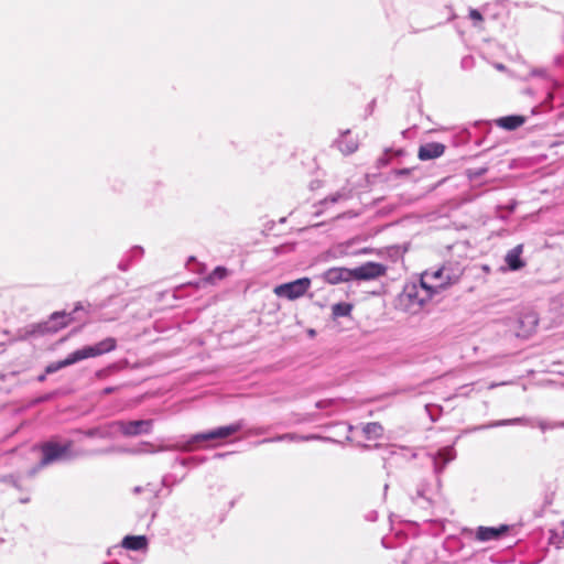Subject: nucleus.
I'll return each mask as SVG.
<instances>
[{
  "label": "nucleus",
  "mask_w": 564,
  "mask_h": 564,
  "mask_svg": "<svg viewBox=\"0 0 564 564\" xmlns=\"http://www.w3.org/2000/svg\"><path fill=\"white\" fill-rule=\"evenodd\" d=\"M434 293L431 290H427L424 284L422 278L420 279V283H408L403 288V291L400 293L398 301L399 305L411 313H415L422 308V306L432 300Z\"/></svg>",
  "instance_id": "f257e3e1"
},
{
  "label": "nucleus",
  "mask_w": 564,
  "mask_h": 564,
  "mask_svg": "<svg viewBox=\"0 0 564 564\" xmlns=\"http://www.w3.org/2000/svg\"><path fill=\"white\" fill-rule=\"evenodd\" d=\"M423 284L431 290L434 295L457 283L460 273L455 272L452 268L443 265L436 270H427L421 275Z\"/></svg>",
  "instance_id": "f03ea898"
},
{
  "label": "nucleus",
  "mask_w": 564,
  "mask_h": 564,
  "mask_svg": "<svg viewBox=\"0 0 564 564\" xmlns=\"http://www.w3.org/2000/svg\"><path fill=\"white\" fill-rule=\"evenodd\" d=\"M311 284L312 282L310 278H301L292 282L276 285L273 289V292L279 297H285L290 301H295L306 294L311 288Z\"/></svg>",
  "instance_id": "7ed1b4c3"
},
{
  "label": "nucleus",
  "mask_w": 564,
  "mask_h": 564,
  "mask_svg": "<svg viewBox=\"0 0 564 564\" xmlns=\"http://www.w3.org/2000/svg\"><path fill=\"white\" fill-rule=\"evenodd\" d=\"M72 448V442H67L64 445H61L56 442H46L41 445V452L43 454L42 459L40 462V466H47L64 456H66Z\"/></svg>",
  "instance_id": "20e7f679"
},
{
  "label": "nucleus",
  "mask_w": 564,
  "mask_h": 564,
  "mask_svg": "<svg viewBox=\"0 0 564 564\" xmlns=\"http://www.w3.org/2000/svg\"><path fill=\"white\" fill-rule=\"evenodd\" d=\"M152 423V420L117 421L113 426L124 436H137L150 433Z\"/></svg>",
  "instance_id": "39448f33"
},
{
  "label": "nucleus",
  "mask_w": 564,
  "mask_h": 564,
  "mask_svg": "<svg viewBox=\"0 0 564 564\" xmlns=\"http://www.w3.org/2000/svg\"><path fill=\"white\" fill-rule=\"evenodd\" d=\"M116 347L117 340L113 337H107L96 345L83 347L82 349L76 350V352L79 357V360H84L110 352L115 350Z\"/></svg>",
  "instance_id": "423d86ee"
},
{
  "label": "nucleus",
  "mask_w": 564,
  "mask_h": 564,
  "mask_svg": "<svg viewBox=\"0 0 564 564\" xmlns=\"http://www.w3.org/2000/svg\"><path fill=\"white\" fill-rule=\"evenodd\" d=\"M387 273V267L378 262H366L360 267L351 269V279L375 280Z\"/></svg>",
  "instance_id": "0eeeda50"
},
{
  "label": "nucleus",
  "mask_w": 564,
  "mask_h": 564,
  "mask_svg": "<svg viewBox=\"0 0 564 564\" xmlns=\"http://www.w3.org/2000/svg\"><path fill=\"white\" fill-rule=\"evenodd\" d=\"M73 322L70 313L55 312L41 325L42 333H57Z\"/></svg>",
  "instance_id": "6e6552de"
},
{
  "label": "nucleus",
  "mask_w": 564,
  "mask_h": 564,
  "mask_svg": "<svg viewBox=\"0 0 564 564\" xmlns=\"http://www.w3.org/2000/svg\"><path fill=\"white\" fill-rule=\"evenodd\" d=\"M445 152V145L440 142H430L422 144L417 151V158L421 161L433 160L442 156Z\"/></svg>",
  "instance_id": "1a4fd4ad"
},
{
  "label": "nucleus",
  "mask_w": 564,
  "mask_h": 564,
  "mask_svg": "<svg viewBox=\"0 0 564 564\" xmlns=\"http://www.w3.org/2000/svg\"><path fill=\"white\" fill-rule=\"evenodd\" d=\"M509 530L508 525H500L499 528L479 527L476 532V538L479 541L497 540Z\"/></svg>",
  "instance_id": "9d476101"
},
{
  "label": "nucleus",
  "mask_w": 564,
  "mask_h": 564,
  "mask_svg": "<svg viewBox=\"0 0 564 564\" xmlns=\"http://www.w3.org/2000/svg\"><path fill=\"white\" fill-rule=\"evenodd\" d=\"M324 279L330 284H337L351 280V269L330 268L324 273Z\"/></svg>",
  "instance_id": "9b49d317"
},
{
  "label": "nucleus",
  "mask_w": 564,
  "mask_h": 564,
  "mask_svg": "<svg viewBox=\"0 0 564 564\" xmlns=\"http://www.w3.org/2000/svg\"><path fill=\"white\" fill-rule=\"evenodd\" d=\"M241 429L240 424H231L228 426H221L208 433H204L199 435L202 440H215V438H226L235 433H237Z\"/></svg>",
  "instance_id": "f8f14e48"
},
{
  "label": "nucleus",
  "mask_w": 564,
  "mask_h": 564,
  "mask_svg": "<svg viewBox=\"0 0 564 564\" xmlns=\"http://www.w3.org/2000/svg\"><path fill=\"white\" fill-rule=\"evenodd\" d=\"M522 251L523 246L518 245L506 254L505 260L510 270L517 271L524 267V262L521 260Z\"/></svg>",
  "instance_id": "ddd939ff"
},
{
  "label": "nucleus",
  "mask_w": 564,
  "mask_h": 564,
  "mask_svg": "<svg viewBox=\"0 0 564 564\" xmlns=\"http://www.w3.org/2000/svg\"><path fill=\"white\" fill-rule=\"evenodd\" d=\"M337 145L339 151L347 155L354 153L358 149V141L349 131H347L341 134L337 141Z\"/></svg>",
  "instance_id": "4468645a"
},
{
  "label": "nucleus",
  "mask_w": 564,
  "mask_h": 564,
  "mask_svg": "<svg viewBox=\"0 0 564 564\" xmlns=\"http://www.w3.org/2000/svg\"><path fill=\"white\" fill-rule=\"evenodd\" d=\"M122 547L132 551H140L148 547V539L145 535H127L121 542Z\"/></svg>",
  "instance_id": "2eb2a0df"
},
{
  "label": "nucleus",
  "mask_w": 564,
  "mask_h": 564,
  "mask_svg": "<svg viewBox=\"0 0 564 564\" xmlns=\"http://www.w3.org/2000/svg\"><path fill=\"white\" fill-rule=\"evenodd\" d=\"M522 116H507L497 120V124L506 130H516L524 123Z\"/></svg>",
  "instance_id": "dca6fc26"
},
{
  "label": "nucleus",
  "mask_w": 564,
  "mask_h": 564,
  "mask_svg": "<svg viewBox=\"0 0 564 564\" xmlns=\"http://www.w3.org/2000/svg\"><path fill=\"white\" fill-rule=\"evenodd\" d=\"M78 361H80V360H79V357H78V355H77V352L75 350L72 354H69L65 359L59 360V361H57L55 364H51L50 366H47L46 367V372L51 373V372L57 371V370H59L62 368L68 367V366L73 365L75 362H78Z\"/></svg>",
  "instance_id": "f3484780"
},
{
  "label": "nucleus",
  "mask_w": 564,
  "mask_h": 564,
  "mask_svg": "<svg viewBox=\"0 0 564 564\" xmlns=\"http://www.w3.org/2000/svg\"><path fill=\"white\" fill-rule=\"evenodd\" d=\"M362 431L368 440L380 438L383 434V427L378 422L367 423Z\"/></svg>",
  "instance_id": "a211bd4d"
},
{
  "label": "nucleus",
  "mask_w": 564,
  "mask_h": 564,
  "mask_svg": "<svg viewBox=\"0 0 564 564\" xmlns=\"http://www.w3.org/2000/svg\"><path fill=\"white\" fill-rule=\"evenodd\" d=\"M228 275V270L225 267H217L210 274L203 279L205 283L215 284L216 282L224 280Z\"/></svg>",
  "instance_id": "6ab92c4d"
},
{
  "label": "nucleus",
  "mask_w": 564,
  "mask_h": 564,
  "mask_svg": "<svg viewBox=\"0 0 564 564\" xmlns=\"http://www.w3.org/2000/svg\"><path fill=\"white\" fill-rule=\"evenodd\" d=\"M352 305L349 303H337L332 306V315L334 318L349 316Z\"/></svg>",
  "instance_id": "aec40b11"
},
{
  "label": "nucleus",
  "mask_w": 564,
  "mask_h": 564,
  "mask_svg": "<svg viewBox=\"0 0 564 564\" xmlns=\"http://www.w3.org/2000/svg\"><path fill=\"white\" fill-rule=\"evenodd\" d=\"M321 438L319 436L317 435H299V434H295V433H286V434H283V435H280L278 436L275 440L276 441H291V442H299V441H311V440H318Z\"/></svg>",
  "instance_id": "412c9836"
},
{
  "label": "nucleus",
  "mask_w": 564,
  "mask_h": 564,
  "mask_svg": "<svg viewBox=\"0 0 564 564\" xmlns=\"http://www.w3.org/2000/svg\"><path fill=\"white\" fill-rule=\"evenodd\" d=\"M520 324H528L529 330H533L538 325V317L535 314H527L520 319Z\"/></svg>",
  "instance_id": "4be33fe9"
},
{
  "label": "nucleus",
  "mask_w": 564,
  "mask_h": 564,
  "mask_svg": "<svg viewBox=\"0 0 564 564\" xmlns=\"http://www.w3.org/2000/svg\"><path fill=\"white\" fill-rule=\"evenodd\" d=\"M438 456L443 459V463L446 464L454 458V452L451 447H445L438 452Z\"/></svg>",
  "instance_id": "5701e85b"
},
{
  "label": "nucleus",
  "mask_w": 564,
  "mask_h": 564,
  "mask_svg": "<svg viewBox=\"0 0 564 564\" xmlns=\"http://www.w3.org/2000/svg\"><path fill=\"white\" fill-rule=\"evenodd\" d=\"M469 18H470L474 22H478V23H480V22H482V21H484V18H482L481 13H480L478 10H476V9H471V10L469 11Z\"/></svg>",
  "instance_id": "b1692460"
},
{
  "label": "nucleus",
  "mask_w": 564,
  "mask_h": 564,
  "mask_svg": "<svg viewBox=\"0 0 564 564\" xmlns=\"http://www.w3.org/2000/svg\"><path fill=\"white\" fill-rule=\"evenodd\" d=\"M344 198H346V195H345V194L337 193V194L332 195V196H329L328 198H326V200H328V199H329L332 203H336V202H338L339 199H344Z\"/></svg>",
  "instance_id": "393cba45"
},
{
  "label": "nucleus",
  "mask_w": 564,
  "mask_h": 564,
  "mask_svg": "<svg viewBox=\"0 0 564 564\" xmlns=\"http://www.w3.org/2000/svg\"><path fill=\"white\" fill-rule=\"evenodd\" d=\"M113 391H115V388H106V389L104 390V392H105V393H107V394H108V393H111V392H113Z\"/></svg>",
  "instance_id": "a878e982"
},
{
  "label": "nucleus",
  "mask_w": 564,
  "mask_h": 564,
  "mask_svg": "<svg viewBox=\"0 0 564 564\" xmlns=\"http://www.w3.org/2000/svg\"><path fill=\"white\" fill-rule=\"evenodd\" d=\"M561 527H562L561 534H562V536H563V539H564V521L562 522Z\"/></svg>",
  "instance_id": "bb28decb"
},
{
  "label": "nucleus",
  "mask_w": 564,
  "mask_h": 564,
  "mask_svg": "<svg viewBox=\"0 0 564 564\" xmlns=\"http://www.w3.org/2000/svg\"><path fill=\"white\" fill-rule=\"evenodd\" d=\"M44 379H45V377H44V376H41V377L39 378V380H40V381H43Z\"/></svg>",
  "instance_id": "cd10ccee"
}]
</instances>
